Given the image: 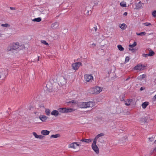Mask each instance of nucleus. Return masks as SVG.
I'll use <instances>...</instances> for the list:
<instances>
[{
	"mask_svg": "<svg viewBox=\"0 0 156 156\" xmlns=\"http://www.w3.org/2000/svg\"><path fill=\"white\" fill-rule=\"evenodd\" d=\"M153 99H154V101H155L156 100V94L155 96H154Z\"/></svg>",
	"mask_w": 156,
	"mask_h": 156,
	"instance_id": "09e8293b",
	"label": "nucleus"
},
{
	"mask_svg": "<svg viewBox=\"0 0 156 156\" xmlns=\"http://www.w3.org/2000/svg\"><path fill=\"white\" fill-rule=\"evenodd\" d=\"M137 35L139 36H142L143 35H145L146 33L145 32H142L140 33H136Z\"/></svg>",
	"mask_w": 156,
	"mask_h": 156,
	"instance_id": "c85d7f7f",
	"label": "nucleus"
},
{
	"mask_svg": "<svg viewBox=\"0 0 156 156\" xmlns=\"http://www.w3.org/2000/svg\"><path fill=\"white\" fill-rule=\"evenodd\" d=\"M75 144H76V146H80V144H78L77 142H74Z\"/></svg>",
	"mask_w": 156,
	"mask_h": 156,
	"instance_id": "8fccbe9b",
	"label": "nucleus"
},
{
	"mask_svg": "<svg viewBox=\"0 0 156 156\" xmlns=\"http://www.w3.org/2000/svg\"><path fill=\"white\" fill-rule=\"evenodd\" d=\"M154 143L155 144H156V140L154 141Z\"/></svg>",
	"mask_w": 156,
	"mask_h": 156,
	"instance_id": "bf43d9fd",
	"label": "nucleus"
},
{
	"mask_svg": "<svg viewBox=\"0 0 156 156\" xmlns=\"http://www.w3.org/2000/svg\"><path fill=\"white\" fill-rule=\"evenodd\" d=\"M97 141L93 140V142L92 144L91 147L92 149L97 154L99 152V149L96 145Z\"/></svg>",
	"mask_w": 156,
	"mask_h": 156,
	"instance_id": "7ed1b4c3",
	"label": "nucleus"
},
{
	"mask_svg": "<svg viewBox=\"0 0 156 156\" xmlns=\"http://www.w3.org/2000/svg\"><path fill=\"white\" fill-rule=\"evenodd\" d=\"M148 119L147 117L142 118L140 119V122L141 123H145L147 122V121Z\"/></svg>",
	"mask_w": 156,
	"mask_h": 156,
	"instance_id": "dca6fc26",
	"label": "nucleus"
},
{
	"mask_svg": "<svg viewBox=\"0 0 156 156\" xmlns=\"http://www.w3.org/2000/svg\"><path fill=\"white\" fill-rule=\"evenodd\" d=\"M146 76V75L144 74L138 76L137 78L138 80H141L144 78Z\"/></svg>",
	"mask_w": 156,
	"mask_h": 156,
	"instance_id": "412c9836",
	"label": "nucleus"
},
{
	"mask_svg": "<svg viewBox=\"0 0 156 156\" xmlns=\"http://www.w3.org/2000/svg\"><path fill=\"white\" fill-rule=\"evenodd\" d=\"M45 112L46 114L47 115H49L50 114V111L49 109H46L45 111Z\"/></svg>",
	"mask_w": 156,
	"mask_h": 156,
	"instance_id": "7c9ffc66",
	"label": "nucleus"
},
{
	"mask_svg": "<svg viewBox=\"0 0 156 156\" xmlns=\"http://www.w3.org/2000/svg\"><path fill=\"white\" fill-rule=\"evenodd\" d=\"M144 24L145 26H148L151 25V23H150L146 22V23H144Z\"/></svg>",
	"mask_w": 156,
	"mask_h": 156,
	"instance_id": "ea45409f",
	"label": "nucleus"
},
{
	"mask_svg": "<svg viewBox=\"0 0 156 156\" xmlns=\"http://www.w3.org/2000/svg\"><path fill=\"white\" fill-rule=\"evenodd\" d=\"M33 135L34 136L35 138H38V135L35 132H33Z\"/></svg>",
	"mask_w": 156,
	"mask_h": 156,
	"instance_id": "a19ab883",
	"label": "nucleus"
},
{
	"mask_svg": "<svg viewBox=\"0 0 156 156\" xmlns=\"http://www.w3.org/2000/svg\"><path fill=\"white\" fill-rule=\"evenodd\" d=\"M127 27L125 23H122L121 25V26H120V27L122 30H125Z\"/></svg>",
	"mask_w": 156,
	"mask_h": 156,
	"instance_id": "4be33fe9",
	"label": "nucleus"
},
{
	"mask_svg": "<svg viewBox=\"0 0 156 156\" xmlns=\"http://www.w3.org/2000/svg\"><path fill=\"white\" fill-rule=\"evenodd\" d=\"M119 50L120 51H122L124 50V48L121 45H119L117 46Z\"/></svg>",
	"mask_w": 156,
	"mask_h": 156,
	"instance_id": "a878e982",
	"label": "nucleus"
},
{
	"mask_svg": "<svg viewBox=\"0 0 156 156\" xmlns=\"http://www.w3.org/2000/svg\"><path fill=\"white\" fill-rule=\"evenodd\" d=\"M137 44H136V42L135 41L134 43H133V44H130L129 45V47H135V46H136Z\"/></svg>",
	"mask_w": 156,
	"mask_h": 156,
	"instance_id": "2f4dec72",
	"label": "nucleus"
},
{
	"mask_svg": "<svg viewBox=\"0 0 156 156\" xmlns=\"http://www.w3.org/2000/svg\"><path fill=\"white\" fill-rule=\"evenodd\" d=\"M59 112L62 113H66V108H60L58 109Z\"/></svg>",
	"mask_w": 156,
	"mask_h": 156,
	"instance_id": "b1692460",
	"label": "nucleus"
},
{
	"mask_svg": "<svg viewBox=\"0 0 156 156\" xmlns=\"http://www.w3.org/2000/svg\"><path fill=\"white\" fill-rule=\"evenodd\" d=\"M134 5L135 6L134 8V9H138L141 8L142 7V3H141V1H140L138 3L136 2L135 3Z\"/></svg>",
	"mask_w": 156,
	"mask_h": 156,
	"instance_id": "6e6552de",
	"label": "nucleus"
},
{
	"mask_svg": "<svg viewBox=\"0 0 156 156\" xmlns=\"http://www.w3.org/2000/svg\"><path fill=\"white\" fill-rule=\"evenodd\" d=\"M44 137V136H42V135H38V138L40 139H42Z\"/></svg>",
	"mask_w": 156,
	"mask_h": 156,
	"instance_id": "c03bdc74",
	"label": "nucleus"
},
{
	"mask_svg": "<svg viewBox=\"0 0 156 156\" xmlns=\"http://www.w3.org/2000/svg\"><path fill=\"white\" fill-rule=\"evenodd\" d=\"M6 70L4 69H0V78L3 79L6 76Z\"/></svg>",
	"mask_w": 156,
	"mask_h": 156,
	"instance_id": "20e7f679",
	"label": "nucleus"
},
{
	"mask_svg": "<svg viewBox=\"0 0 156 156\" xmlns=\"http://www.w3.org/2000/svg\"><path fill=\"white\" fill-rule=\"evenodd\" d=\"M120 5L121 6L123 7H126V3H124L123 2H121L120 3Z\"/></svg>",
	"mask_w": 156,
	"mask_h": 156,
	"instance_id": "473e14b6",
	"label": "nucleus"
},
{
	"mask_svg": "<svg viewBox=\"0 0 156 156\" xmlns=\"http://www.w3.org/2000/svg\"><path fill=\"white\" fill-rule=\"evenodd\" d=\"M127 101H128V103H130L133 101V100L132 99H128Z\"/></svg>",
	"mask_w": 156,
	"mask_h": 156,
	"instance_id": "a18cd8bd",
	"label": "nucleus"
},
{
	"mask_svg": "<svg viewBox=\"0 0 156 156\" xmlns=\"http://www.w3.org/2000/svg\"><path fill=\"white\" fill-rule=\"evenodd\" d=\"M98 139V142H100L101 143H103V141H104L103 140H102V139H101V138H99Z\"/></svg>",
	"mask_w": 156,
	"mask_h": 156,
	"instance_id": "37998d69",
	"label": "nucleus"
},
{
	"mask_svg": "<svg viewBox=\"0 0 156 156\" xmlns=\"http://www.w3.org/2000/svg\"><path fill=\"white\" fill-rule=\"evenodd\" d=\"M1 26L3 27H9L10 26L9 24L8 23L2 24H1Z\"/></svg>",
	"mask_w": 156,
	"mask_h": 156,
	"instance_id": "c756f323",
	"label": "nucleus"
},
{
	"mask_svg": "<svg viewBox=\"0 0 156 156\" xmlns=\"http://www.w3.org/2000/svg\"><path fill=\"white\" fill-rule=\"evenodd\" d=\"M92 90L93 91L92 94H98L102 90L101 87L98 86H96L94 88H93Z\"/></svg>",
	"mask_w": 156,
	"mask_h": 156,
	"instance_id": "423d86ee",
	"label": "nucleus"
},
{
	"mask_svg": "<svg viewBox=\"0 0 156 156\" xmlns=\"http://www.w3.org/2000/svg\"><path fill=\"white\" fill-rule=\"evenodd\" d=\"M144 67V66H143L142 65H138L134 67V69L136 70H142L144 69L143 68Z\"/></svg>",
	"mask_w": 156,
	"mask_h": 156,
	"instance_id": "9d476101",
	"label": "nucleus"
},
{
	"mask_svg": "<svg viewBox=\"0 0 156 156\" xmlns=\"http://www.w3.org/2000/svg\"><path fill=\"white\" fill-rule=\"evenodd\" d=\"M82 63L80 62H76L73 63L72 65V68L75 70H77L82 65Z\"/></svg>",
	"mask_w": 156,
	"mask_h": 156,
	"instance_id": "39448f33",
	"label": "nucleus"
},
{
	"mask_svg": "<svg viewBox=\"0 0 156 156\" xmlns=\"http://www.w3.org/2000/svg\"><path fill=\"white\" fill-rule=\"evenodd\" d=\"M39 118L42 122H45L47 119V117L46 116L44 115H41L39 116Z\"/></svg>",
	"mask_w": 156,
	"mask_h": 156,
	"instance_id": "f8f14e48",
	"label": "nucleus"
},
{
	"mask_svg": "<svg viewBox=\"0 0 156 156\" xmlns=\"http://www.w3.org/2000/svg\"><path fill=\"white\" fill-rule=\"evenodd\" d=\"M84 78L87 82H92L93 79V77L91 75L86 74L84 76Z\"/></svg>",
	"mask_w": 156,
	"mask_h": 156,
	"instance_id": "0eeeda50",
	"label": "nucleus"
},
{
	"mask_svg": "<svg viewBox=\"0 0 156 156\" xmlns=\"http://www.w3.org/2000/svg\"><path fill=\"white\" fill-rule=\"evenodd\" d=\"M66 80L65 78L64 77L61 76L60 77L58 83H55L52 85V87H50L49 86L51 84L50 83H48V84L46 85V87L47 88L49 89L55 90H56L58 88L55 87V86H57L58 85H60L61 86L64 85L66 83Z\"/></svg>",
	"mask_w": 156,
	"mask_h": 156,
	"instance_id": "f257e3e1",
	"label": "nucleus"
},
{
	"mask_svg": "<svg viewBox=\"0 0 156 156\" xmlns=\"http://www.w3.org/2000/svg\"><path fill=\"white\" fill-rule=\"evenodd\" d=\"M144 87H142L140 88V90H144Z\"/></svg>",
	"mask_w": 156,
	"mask_h": 156,
	"instance_id": "603ef678",
	"label": "nucleus"
},
{
	"mask_svg": "<svg viewBox=\"0 0 156 156\" xmlns=\"http://www.w3.org/2000/svg\"><path fill=\"white\" fill-rule=\"evenodd\" d=\"M41 13L42 14H47L48 11L46 10H44L41 12Z\"/></svg>",
	"mask_w": 156,
	"mask_h": 156,
	"instance_id": "58836bf2",
	"label": "nucleus"
},
{
	"mask_svg": "<svg viewBox=\"0 0 156 156\" xmlns=\"http://www.w3.org/2000/svg\"><path fill=\"white\" fill-rule=\"evenodd\" d=\"M129 79H130V77H128V78H127V79L126 80V81H127V80H129Z\"/></svg>",
	"mask_w": 156,
	"mask_h": 156,
	"instance_id": "6e6d98bb",
	"label": "nucleus"
},
{
	"mask_svg": "<svg viewBox=\"0 0 156 156\" xmlns=\"http://www.w3.org/2000/svg\"><path fill=\"white\" fill-rule=\"evenodd\" d=\"M93 140L92 139H82L80 140L81 141L84 142L86 143H89L91 142Z\"/></svg>",
	"mask_w": 156,
	"mask_h": 156,
	"instance_id": "f3484780",
	"label": "nucleus"
},
{
	"mask_svg": "<svg viewBox=\"0 0 156 156\" xmlns=\"http://www.w3.org/2000/svg\"><path fill=\"white\" fill-rule=\"evenodd\" d=\"M152 15L154 17H156V11H154L152 13Z\"/></svg>",
	"mask_w": 156,
	"mask_h": 156,
	"instance_id": "72a5a7b5",
	"label": "nucleus"
},
{
	"mask_svg": "<svg viewBox=\"0 0 156 156\" xmlns=\"http://www.w3.org/2000/svg\"><path fill=\"white\" fill-rule=\"evenodd\" d=\"M125 105L126 106H129L130 105V103H125Z\"/></svg>",
	"mask_w": 156,
	"mask_h": 156,
	"instance_id": "864d4df0",
	"label": "nucleus"
},
{
	"mask_svg": "<svg viewBox=\"0 0 156 156\" xmlns=\"http://www.w3.org/2000/svg\"><path fill=\"white\" fill-rule=\"evenodd\" d=\"M129 50L132 51L133 52H134L135 51V49H134L133 47H130V48H129Z\"/></svg>",
	"mask_w": 156,
	"mask_h": 156,
	"instance_id": "e433bc0d",
	"label": "nucleus"
},
{
	"mask_svg": "<svg viewBox=\"0 0 156 156\" xmlns=\"http://www.w3.org/2000/svg\"><path fill=\"white\" fill-rule=\"evenodd\" d=\"M149 102H145L143 103L142 105V106L143 108H146L147 106L148 105Z\"/></svg>",
	"mask_w": 156,
	"mask_h": 156,
	"instance_id": "aec40b11",
	"label": "nucleus"
},
{
	"mask_svg": "<svg viewBox=\"0 0 156 156\" xmlns=\"http://www.w3.org/2000/svg\"><path fill=\"white\" fill-rule=\"evenodd\" d=\"M1 34H0V37L1 36Z\"/></svg>",
	"mask_w": 156,
	"mask_h": 156,
	"instance_id": "052dcab7",
	"label": "nucleus"
},
{
	"mask_svg": "<svg viewBox=\"0 0 156 156\" xmlns=\"http://www.w3.org/2000/svg\"><path fill=\"white\" fill-rule=\"evenodd\" d=\"M71 103H77V101H75V100H72L71 101Z\"/></svg>",
	"mask_w": 156,
	"mask_h": 156,
	"instance_id": "49530a36",
	"label": "nucleus"
},
{
	"mask_svg": "<svg viewBox=\"0 0 156 156\" xmlns=\"http://www.w3.org/2000/svg\"><path fill=\"white\" fill-rule=\"evenodd\" d=\"M60 136L59 134H58L55 135H52L50 136L51 138H57Z\"/></svg>",
	"mask_w": 156,
	"mask_h": 156,
	"instance_id": "393cba45",
	"label": "nucleus"
},
{
	"mask_svg": "<svg viewBox=\"0 0 156 156\" xmlns=\"http://www.w3.org/2000/svg\"><path fill=\"white\" fill-rule=\"evenodd\" d=\"M92 46L93 47H95L96 46V44H94V43H93L92 44Z\"/></svg>",
	"mask_w": 156,
	"mask_h": 156,
	"instance_id": "5fc2aeb1",
	"label": "nucleus"
},
{
	"mask_svg": "<svg viewBox=\"0 0 156 156\" xmlns=\"http://www.w3.org/2000/svg\"><path fill=\"white\" fill-rule=\"evenodd\" d=\"M97 27L96 26H95V27H94L91 30L92 31H94L95 32H96L97 31Z\"/></svg>",
	"mask_w": 156,
	"mask_h": 156,
	"instance_id": "c9c22d12",
	"label": "nucleus"
},
{
	"mask_svg": "<svg viewBox=\"0 0 156 156\" xmlns=\"http://www.w3.org/2000/svg\"><path fill=\"white\" fill-rule=\"evenodd\" d=\"M142 56L144 57H146V58L148 56H149V55L148 54H143Z\"/></svg>",
	"mask_w": 156,
	"mask_h": 156,
	"instance_id": "79ce46f5",
	"label": "nucleus"
},
{
	"mask_svg": "<svg viewBox=\"0 0 156 156\" xmlns=\"http://www.w3.org/2000/svg\"><path fill=\"white\" fill-rule=\"evenodd\" d=\"M155 54L154 51H153L152 50H151L148 54L149 56H152L154 55Z\"/></svg>",
	"mask_w": 156,
	"mask_h": 156,
	"instance_id": "cd10ccee",
	"label": "nucleus"
},
{
	"mask_svg": "<svg viewBox=\"0 0 156 156\" xmlns=\"http://www.w3.org/2000/svg\"><path fill=\"white\" fill-rule=\"evenodd\" d=\"M69 148H73L75 149L76 148L75 147L74 142L71 143L69 145Z\"/></svg>",
	"mask_w": 156,
	"mask_h": 156,
	"instance_id": "5701e85b",
	"label": "nucleus"
},
{
	"mask_svg": "<svg viewBox=\"0 0 156 156\" xmlns=\"http://www.w3.org/2000/svg\"><path fill=\"white\" fill-rule=\"evenodd\" d=\"M86 102H82L80 103L79 106L80 108H87Z\"/></svg>",
	"mask_w": 156,
	"mask_h": 156,
	"instance_id": "ddd939ff",
	"label": "nucleus"
},
{
	"mask_svg": "<svg viewBox=\"0 0 156 156\" xmlns=\"http://www.w3.org/2000/svg\"><path fill=\"white\" fill-rule=\"evenodd\" d=\"M19 43L18 42L13 43L10 44V46L8 47L7 48L8 51L16 50L19 47Z\"/></svg>",
	"mask_w": 156,
	"mask_h": 156,
	"instance_id": "f03ea898",
	"label": "nucleus"
},
{
	"mask_svg": "<svg viewBox=\"0 0 156 156\" xmlns=\"http://www.w3.org/2000/svg\"><path fill=\"white\" fill-rule=\"evenodd\" d=\"M104 135L103 133H100L96 136L95 138L94 139V140L97 141L98 139L99 138V137L103 136Z\"/></svg>",
	"mask_w": 156,
	"mask_h": 156,
	"instance_id": "a211bd4d",
	"label": "nucleus"
},
{
	"mask_svg": "<svg viewBox=\"0 0 156 156\" xmlns=\"http://www.w3.org/2000/svg\"><path fill=\"white\" fill-rule=\"evenodd\" d=\"M10 9L11 10H15L16 9L15 8L12 7H10Z\"/></svg>",
	"mask_w": 156,
	"mask_h": 156,
	"instance_id": "de8ad7c7",
	"label": "nucleus"
},
{
	"mask_svg": "<svg viewBox=\"0 0 156 156\" xmlns=\"http://www.w3.org/2000/svg\"><path fill=\"white\" fill-rule=\"evenodd\" d=\"M41 20V18L38 17L37 18H35L32 20V21H36L37 22H40Z\"/></svg>",
	"mask_w": 156,
	"mask_h": 156,
	"instance_id": "bb28decb",
	"label": "nucleus"
},
{
	"mask_svg": "<svg viewBox=\"0 0 156 156\" xmlns=\"http://www.w3.org/2000/svg\"><path fill=\"white\" fill-rule=\"evenodd\" d=\"M59 26V23L58 22H55L52 23L51 25V27L53 29L57 28Z\"/></svg>",
	"mask_w": 156,
	"mask_h": 156,
	"instance_id": "1a4fd4ad",
	"label": "nucleus"
},
{
	"mask_svg": "<svg viewBox=\"0 0 156 156\" xmlns=\"http://www.w3.org/2000/svg\"><path fill=\"white\" fill-rule=\"evenodd\" d=\"M50 133V131L46 130H42L41 131V133L44 135H48Z\"/></svg>",
	"mask_w": 156,
	"mask_h": 156,
	"instance_id": "4468645a",
	"label": "nucleus"
},
{
	"mask_svg": "<svg viewBox=\"0 0 156 156\" xmlns=\"http://www.w3.org/2000/svg\"><path fill=\"white\" fill-rule=\"evenodd\" d=\"M129 57H128V56L126 57V58H125V63L128 62L129 61Z\"/></svg>",
	"mask_w": 156,
	"mask_h": 156,
	"instance_id": "4c0bfd02",
	"label": "nucleus"
},
{
	"mask_svg": "<svg viewBox=\"0 0 156 156\" xmlns=\"http://www.w3.org/2000/svg\"><path fill=\"white\" fill-rule=\"evenodd\" d=\"M68 103H71V101H69L68 102Z\"/></svg>",
	"mask_w": 156,
	"mask_h": 156,
	"instance_id": "4d7b16f0",
	"label": "nucleus"
},
{
	"mask_svg": "<svg viewBox=\"0 0 156 156\" xmlns=\"http://www.w3.org/2000/svg\"><path fill=\"white\" fill-rule=\"evenodd\" d=\"M39 56H38V59H37L38 61L39 60Z\"/></svg>",
	"mask_w": 156,
	"mask_h": 156,
	"instance_id": "13d9d810",
	"label": "nucleus"
},
{
	"mask_svg": "<svg viewBox=\"0 0 156 156\" xmlns=\"http://www.w3.org/2000/svg\"><path fill=\"white\" fill-rule=\"evenodd\" d=\"M86 105L87 106V108L90 107L91 106H92L93 105V103L91 101H89L88 102H86Z\"/></svg>",
	"mask_w": 156,
	"mask_h": 156,
	"instance_id": "6ab92c4d",
	"label": "nucleus"
},
{
	"mask_svg": "<svg viewBox=\"0 0 156 156\" xmlns=\"http://www.w3.org/2000/svg\"><path fill=\"white\" fill-rule=\"evenodd\" d=\"M51 114L55 117H56L59 115L58 111L56 110H53L51 112Z\"/></svg>",
	"mask_w": 156,
	"mask_h": 156,
	"instance_id": "9b49d317",
	"label": "nucleus"
},
{
	"mask_svg": "<svg viewBox=\"0 0 156 156\" xmlns=\"http://www.w3.org/2000/svg\"><path fill=\"white\" fill-rule=\"evenodd\" d=\"M127 12H125L124 14H123V15H124V16H127Z\"/></svg>",
	"mask_w": 156,
	"mask_h": 156,
	"instance_id": "3c124183",
	"label": "nucleus"
},
{
	"mask_svg": "<svg viewBox=\"0 0 156 156\" xmlns=\"http://www.w3.org/2000/svg\"><path fill=\"white\" fill-rule=\"evenodd\" d=\"M75 111V109L74 108H66V113H68L72 112H73Z\"/></svg>",
	"mask_w": 156,
	"mask_h": 156,
	"instance_id": "2eb2a0df",
	"label": "nucleus"
},
{
	"mask_svg": "<svg viewBox=\"0 0 156 156\" xmlns=\"http://www.w3.org/2000/svg\"><path fill=\"white\" fill-rule=\"evenodd\" d=\"M41 42L42 43H43L46 45H49L48 43H47L45 41L42 40V41H41Z\"/></svg>",
	"mask_w": 156,
	"mask_h": 156,
	"instance_id": "f704fd0d",
	"label": "nucleus"
}]
</instances>
